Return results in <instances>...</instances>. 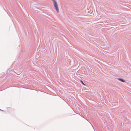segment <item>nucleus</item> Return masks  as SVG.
I'll use <instances>...</instances> for the list:
<instances>
[{
	"mask_svg": "<svg viewBox=\"0 0 131 131\" xmlns=\"http://www.w3.org/2000/svg\"><path fill=\"white\" fill-rule=\"evenodd\" d=\"M118 79L119 81L123 82H124L125 81V80L122 78H118Z\"/></svg>",
	"mask_w": 131,
	"mask_h": 131,
	"instance_id": "nucleus-3",
	"label": "nucleus"
},
{
	"mask_svg": "<svg viewBox=\"0 0 131 131\" xmlns=\"http://www.w3.org/2000/svg\"><path fill=\"white\" fill-rule=\"evenodd\" d=\"M0 111H2V112H4V111L3 110H1V109H0Z\"/></svg>",
	"mask_w": 131,
	"mask_h": 131,
	"instance_id": "nucleus-5",
	"label": "nucleus"
},
{
	"mask_svg": "<svg viewBox=\"0 0 131 131\" xmlns=\"http://www.w3.org/2000/svg\"><path fill=\"white\" fill-rule=\"evenodd\" d=\"M54 6H58L57 3L55 0H52Z\"/></svg>",
	"mask_w": 131,
	"mask_h": 131,
	"instance_id": "nucleus-1",
	"label": "nucleus"
},
{
	"mask_svg": "<svg viewBox=\"0 0 131 131\" xmlns=\"http://www.w3.org/2000/svg\"><path fill=\"white\" fill-rule=\"evenodd\" d=\"M81 82L82 83V84H83V85H85V84L83 83V81L82 80H81Z\"/></svg>",
	"mask_w": 131,
	"mask_h": 131,
	"instance_id": "nucleus-4",
	"label": "nucleus"
},
{
	"mask_svg": "<svg viewBox=\"0 0 131 131\" xmlns=\"http://www.w3.org/2000/svg\"><path fill=\"white\" fill-rule=\"evenodd\" d=\"M55 8L58 13L59 12V9L58 7V6H54Z\"/></svg>",
	"mask_w": 131,
	"mask_h": 131,
	"instance_id": "nucleus-2",
	"label": "nucleus"
}]
</instances>
